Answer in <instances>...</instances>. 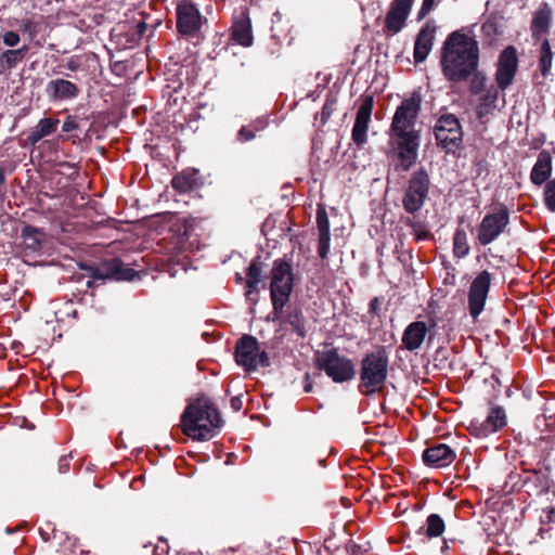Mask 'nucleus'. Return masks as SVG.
I'll return each instance as SVG.
<instances>
[{
	"label": "nucleus",
	"instance_id": "nucleus-30",
	"mask_svg": "<svg viewBox=\"0 0 555 555\" xmlns=\"http://www.w3.org/2000/svg\"><path fill=\"white\" fill-rule=\"evenodd\" d=\"M552 59H553V54L551 51L550 42L547 39H544L541 44V49H540V63H539L541 74L544 77L547 76L551 72Z\"/></svg>",
	"mask_w": 555,
	"mask_h": 555
},
{
	"label": "nucleus",
	"instance_id": "nucleus-25",
	"mask_svg": "<svg viewBox=\"0 0 555 555\" xmlns=\"http://www.w3.org/2000/svg\"><path fill=\"white\" fill-rule=\"evenodd\" d=\"M491 382L493 393L491 395L490 399L500 400L502 396L508 398L511 395V388H509V376L504 375L500 370H496L494 373H492L490 379H488V383Z\"/></svg>",
	"mask_w": 555,
	"mask_h": 555
},
{
	"label": "nucleus",
	"instance_id": "nucleus-7",
	"mask_svg": "<svg viewBox=\"0 0 555 555\" xmlns=\"http://www.w3.org/2000/svg\"><path fill=\"white\" fill-rule=\"evenodd\" d=\"M430 186V178L424 167L415 170L408 182L402 198V205L406 212L415 214L424 205Z\"/></svg>",
	"mask_w": 555,
	"mask_h": 555
},
{
	"label": "nucleus",
	"instance_id": "nucleus-51",
	"mask_svg": "<svg viewBox=\"0 0 555 555\" xmlns=\"http://www.w3.org/2000/svg\"><path fill=\"white\" fill-rule=\"evenodd\" d=\"M80 268L87 271L88 275L93 279V273L96 269V266L81 264Z\"/></svg>",
	"mask_w": 555,
	"mask_h": 555
},
{
	"label": "nucleus",
	"instance_id": "nucleus-33",
	"mask_svg": "<svg viewBox=\"0 0 555 555\" xmlns=\"http://www.w3.org/2000/svg\"><path fill=\"white\" fill-rule=\"evenodd\" d=\"M444 531V522L441 517L437 514H431L427 518V526L425 529V533L429 538H436L443 533Z\"/></svg>",
	"mask_w": 555,
	"mask_h": 555
},
{
	"label": "nucleus",
	"instance_id": "nucleus-44",
	"mask_svg": "<svg viewBox=\"0 0 555 555\" xmlns=\"http://www.w3.org/2000/svg\"><path fill=\"white\" fill-rule=\"evenodd\" d=\"M411 225L418 240H424L428 236L429 233L426 230H423L422 224L420 222H412Z\"/></svg>",
	"mask_w": 555,
	"mask_h": 555
},
{
	"label": "nucleus",
	"instance_id": "nucleus-58",
	"mask_svg": "<svg viewBox=\"0 0 555 555\" xmlns=\"http://www.w3.org/2000/svg\"><path fill=\"white\" fill-rule=\"evenodd\" d=\"M487 279H488V284H489L490 283V273H488Z\"/></svg>",
	"mask_w": 555,
	"mask_h": 555
},
{
	"label": "nucleus",
	"instance_id": "nucleus-17",
	"mask_svg": "<svg viewBox=\"0 0 555 555\" xmlns=\"http://www.w3.org/2000/svg\"><path fill=\"white\" fill-rule=\"evenodd\" d=\"M178 28L179 31L189 35L196 31L201 26V15L193 4H184L178 8Z\"/></svg>",
	"mask_w": 555,
	"mask_h": 555
},
{
	"label": "nucleus",
	"instance_id": "nucleus-21",
	"mask_svg": "<svg viewBox=\"0 0 555 555\" xmlns=\"http://www.w3.org/2000/svg\"><path fill=\"white\" fill-rule=\"evenodd\" d=\"M488 405V433L502 430L508 423L505 408L494 399H489Z\"/></svg>",
	"mask_w": 555,
	"mask_h": 555
},
{
	"label": "nucleus",
	"instance_id": "nucleus-11",
	"mask_svg": "<svg viewBox=\"0 0 555 555\" xmlns=\"http://www.w3.org/2000/svg\"><path fill=\"white\" fill-rule=\"evenodd\" d=\"M414 0H393L385 17V33L388 35L398 34L409 17Z\"/></svg>",
	"mask_w": 555,
	"mask_h": 555
},
{
	"label": "nucleus",
	"instance_id": "nucleus-18",
	"mask_svg": "<svg viewBox=\"0 0 555 555\" xmlns=\"http://www.w3.org/2000/svg\"><path fill=\"white\" fill-rule=\"evenodd\" d=\"M428 327L425 322L415 321L408 325L402 335V344L403 346L410 350L414 351L418 349L427 334Z\"/></svg>",
	"mask_w": 555,
	"mask_h": 555
},
{
	"label": "nucleus",
	"instance_id": "nucleus-16",
	"mask_svg": "<svg viewBox=\"0 0 555 555\" xmlns=\"http://www.w3.org/2000/svg\"><path fill=\"white\" fill-rule=\"evenodd\" d=\"M454 459V450L444 443L429 447L423 453V460L425 464L437 468L450 465Z\"/></svg>",
	"mask_w": 555,
	"mask_h": 555
},
{
	"label": "nucleus",
	"instance_id": "nucleus-28",
	"mask_svg": "<svg viewBox=\"0 0 555 555\" xmlns=\"http://www.w3.org/2000/svg\"><path fill=\"white\" fill-rule=\"evenodd\" d=\"M261 263L258 260H254L248 269H247V279H246V297L250 298V295L254 291L258 289V284L261 282Z\"/></svg>",
	"mask_w": 555,
	"mask_h": 555
},
{
	"label": "nucleus",
	"instance_id": "nucleus-38",
	"mask_svg": "<svg viewBox=\"0 0 555 555\" xmlns=\"http://www.w3.org/2000/svg\"><path fill=\"white\" fill-rule=\"evenodd\" d=\"M330 234H319V248L318 253L322 259L327 258L330 253Z\"/></svg>",
	"mask_w": 555,
	"mask_h": 555
},
{
	"label": "nucleus",
	"instance_id": "nucleus-10",
	"mask_svg": "<svg viewBox=\"0 0 555 555\" xmlns=\"http://www.w3.org/2000/svg\"><path fill=\"white\" fill-rule=\"evenodd\" d=\"M137 271L126 267L120 259L113 258L96 266L93 280L132 281Z\"/></svg>",
	"mask_w": 555,
	"mask_h": 555
},
{
	"label": "nucleus",
	"instance_id": "nucleus-34",
	"mask_svg": "<svg viewBox=\"0 0 555 555\" xmlns=\"http://www.w3.org/2000/svg\"><path fill=\"white\" fill-rule=\"evenodd\" d=\"M286 322L292 326L293 331L297 333L298 336L304 337L306 335L305 322L302 318V313L299 309H293L288 312Z\"/></svg>",
	"mask_w": 555,
	"mask_h": 555
},
{
	"label": "nucleus",
	"instance_id": "nucleus-54",
	"mask_svg": "<svg viewBox=\"0 0 555 555\" xmlns=\"http://www.w3.org/2000/svg\"><path fill=\"white\" fill-rule=\"evenodd\" d=\"M67 67L72 70H75L77 68V65L74 62H69Z\"/></svg>",
	"mask_w": 555,
	"mask_h": 555
},
{
	"label": "nucleus",
	"instance_id": "nucleus-31",
	"mask_svg": "<svg viewBox=\"0 0 555 555\" xmlns=\"http://www.w3.org/2000/svg\"><path fill=\"white\" fill-rule=\"evenodd\" d=\"M196 184L195 177L193 175L181 173L173 177L171 185L175 190L186 193L194 189Z\"/></svg>",
	"mask_w": 555,
	"mask_h": 555
},
{
	"label": "nucleus",
	"instance_id": "nucleus-26",
	"mask_svg": "<svg viewBox=\"0 0 555 555\" xmlns=\"http://www.w3.org/2000/svg\"><path fill=\"white\" fill-rule=\"evenodd\" d=\"M233 39L244 46L249 47L253 42L251 28L248 20H240L232 27Z\"/></svg>",
	"mask_w": 555,
	"mask_h": 555
},
{
	"label": "nucleus",
	"instance_id": "nucleus-43",
	"mask_svg": "<svg viewBox=\"0 0 555 555\" xmlns=\"http://www.w3.org/2000/svg\"><path fill=\"white\" fill-rule=\"evenodd\" d=\"M434 4H435V0H423L418 15L421 17H424L425 15H427L434 8Z\"/></svg>",
	"mask_w": 555,
	"mask_h": 555
},
{
	"label": "nucleus",
	"instance_id": "nucleus-53",
	"mask_svg": "<svg viewBox=\"0 0 555 555\" xmlns=\"http://www.w3.org/2000/svg\"><path fill=\"white\" fill-rule=\"evenodd\" d=\"M145 23L141 22L139 23L138 25V28H139V33L142 34L144 30H145Z\"/></svg>",
	"mask_w": 555,
	"mask_h": 555
},
{
	"label": "nucleus",
	"instance_id": "nucleus-41",
	"mask_svg": "<svg viewBox=\"0 0 555 555\" xmlns=\"http://www.w3.org/2000/svg\"><path fill=\"white\" fill-rule=\"evenodd\" d=\"M237 138L241 142H247L255 138V133L246 127H242L238 131Z\"/></svg>",
	"mask_w": 555,
	"mask_h": 555
},
{
	"label": "nucleus",
	"instance_id": "nucleus-57",
	"mask_svg": "<svg viewBox=\"0 0 555 555\" xmlns=\"http://www.w3.org/2000/svg\"><path fill=\"white\" fill-rule=\"evenodd\" d=\"M73 317H74V318H76V317H77V311H76V310H74V311H73Z\"/></svg>",
	"mask_w": 555,
	"mask_h": 555
},
{
	"label": "nucleus",
	"instance_id": "nucleus-40",
	"mask_svg": "<svg viewBox=\"0 0 555 555\" xmlns=\"http://www.w3.org/2000/svg\"><path fill=\"white\" fill-rule=\"evenodd\" d=\"M3 42L8 47H15L20 42V36L15 31H7L3 34Z\"/></svg>",
	"mask_w": 555,
	"mask_h": 555
},
{
	"label": "nucleus",
	"instance_id": "nucleus-2",
	"mask_svg": "<svg viewBox=\"0 0 555 555\" xmlns=\"http://www.w3.org/2000/svg\"><path fill=\"white\" fill-rule=\"evenodd\" d=\"M421 109V99L411 96L401 102L392 117L389 135L397 145L402 170L408 171L416 163L420 134L414 129Z\"/></svg>",
	"mask_w": 555,
	"mask_h": 555
},
{
	"label": "nucleus",
	"instance_id": "nucleus-8",
	"mask_svg": "<svg viewBox=\"0 0 555 555\" xmlns=\"http://www.w3.org/2000/svg\"><path fill=\"white\" fill-rule=\"evenodd\" d=\"M235 361L245 371H256L258 366H269V356L259 349L258 340L251 335L241 337L235 346Z\"/></svg>",
	"mask_w": 555,
	"mask_h": 555
},
{
	"label": "nucleus",
	"instance_id": "nucleus-3",
	"mask_svg": "<svg viewBox=\"0 0 555 555\" xmlns=\"http://www.w3.org/2000/svg\"><path fill=\"white\" fill-rule=\"evenodd\" d=\"M182 431L193 440H208L222 420L214 404L206 398H198L190 403L181 417Z\"/></svg>",
	"mask_w": 555,
	"mask_h": 555
},
{
	"label": "nucleus",
	"instance_id": "nucleus-6",
	"mask_svg": "<svg viewBox=\"0 0 555 555\" xmlns=\"http://www.w3.org/2000/svg\"><path fill=\"white\" fill-rule=\"evenodd\" d=\"M314 363L334 383L351 380L356 375L353 362L347 357L339 354L336 348L315 351Z\"/></svg>",
	"mask_w": 555,
	"mask_h": 555
},
{
	"label": "nucleus",
	"instance_id": "nucleus-45",
	"mask_svg": "<svg viewBox=\"0 0 555 555\" xmlns=\"http://www.w3.org/2000/svg\"><path fill=\"white\" fill-rule=\"evenodd\" d=\"M332 111H333V104L326 102L321 112L322 122H326V120L331 117Z\"/></svg>",
	"mask_w": 555,
	"mask_h": 555
},
{
	"label": "nucleus",
	"instance_id": "nucleus-19",
	"mask_svg": "<svg viewBox=\"0 0 555 555\" xmlns=\"http://www.w3.org/2000/svg\"><path fill=\"white\" fill-rule=\"evenodd\" d=\"M47 93L53 100H66L76 98L79 89L69 80L55 79L48 82Z\"/></svg>",
	"mask_w": 555,
	"mask_h": 555
},
{
	"label": "nucleus",
	"instance_id": "nucleus-48",
	"mask_svg": "<svg viewBox=\"0 0 555 555\" xmlns=\"http://www.w3.org/2000/svg\"><path fill=\"white\" fill-rule=\"evenodd\" d=\"M379 308H380V300L377 297L373 298L370 302V311L373 313H377Z\"/></svg>",
	"mask_w": 555,
	"mask_h": 555
},
{
	"label": "nucleus",
	"instance_id": "nucleus-47",
	"mask_svg": "<svg viewBox=\"0 0 555 555\" xmlns=\"http://www.w3.org/2000/svg\"><path fill=\"white\" fill-rule=\"evenodd\" d=\"M231 403V408L234 410V411H240L242 409V399L240 397H233L230 401Z\"/></svg>",
	"mask_w": 555,
	"mask_h": 555
},
{
	"label": "nucleus",
	"instance_id": "nucleus-36",
	"mask_svg": "<svg viewBox=\"0 0 555 555\" xmlns=\"http://www.w3.org/2000/svg\"><path fill=\"white\" fill-rule=\"evenodd\" d=\"M467 429L475 438H482L486 434V421L482 418H473L469 421Z\"/></svg>",
	"mask_w": 555,
	"mask_h": 555
},
{
	"label": "nucleus",
	"instance_id": "nucleus-39",
	"mask_svg": "<svg viewBox=\"0 0 555 555\" xmlns=\"http://www.w3.org/2000/svg\"><path fill=\"white\" fill-rule=\"evenodd\" d=\"M485 81L486 79L482 75H475L470 83V91L475 94L480 93L485 89Z\"/></svg>",
	"mask_w": 555,
	"mask_h": 555
},
{
	"label": "nucleus",
	"instance_id": "nucleus-22",
	"mask_svg": "<svg viewBox=\"0 0 555 555\" xmlns=\"http://www.w3.org/2000/svg\"><path fill=\"white\" fill-rule=\"evenodd\" d=\"M434 44V30L428 27H423L415 39L414 43V61L422 63L426 60Z\"/></svg>",
	"mask_w": 555,
	"mask_h": 555
},
{
	"label": "nucleus",
	"instance_id": "nucleus-56",
	"mask_svg": "<svg viewBox=\"0 0 555 555\" xmlns=\"http://www.w3.org/2000/svg\"><path fill=\"white\" fill-rule=\"evenodd\" d=\"M236 280L242 281V276L240 274H236Z\"/></svg>",
	"mask_w": 555,
	"mask_h": 555
},
{
	"label": "nucleus",
	"instance_id": "nucleus-50",
	"mask_svg": "<svg viewBox=\"0 0 555 555\" xmlns=\"http://www.w3.org/2000/svg\"><path fill=\"white\" fill-rule=\"evenodd\" d=\"M5 184V168L2 164H0V191Z\"/></svg>",
	"mask_w": 555,
	"mask_h": 555
},
{
	"label": "nucleus",
	"instance_id": "nucleus-9",
	"mask_svg": "<svg viewBox=\"0 0 555 555\" xmlns=\"http://www.w3.org/2000/svg\"><path fill=\"white\" fill-rule=\"evenodd\" d=\"M434 130L437 144L447 151L457 147L462 140V128L453 115H442Z\"/></svg>",
	"mask_w": 555,
	"mask_h": 555
},
{
	"label": "nucleus",
	"instance_id": "nucleus-15",
	"mask_svg": "<svg viewBox=\"0 0 555 555\" xmlns=\"http://www.w3.org/2000/svg\"><path fill=\"white\" fill-rule=\"evenodd\" d=\"M509 222V211L503 204H494L488 209V243L504 232Z\"/></svg>",
	"mask_w": 555,
	"mask_h": 555
},
{
	"label": "nucleus",
	"instance_id": "nucleus-32",
	"mask_svg": "<svg viewBox=\"0 0 555 555\" xmlns=\"http://www.w3.org/2000/svg\"><path fill=\"white\" fill-rule=\"evenodd\" d=\"M27 53V47L16 50H7L1 54V62L8 67L13 68L21 62Z\"/></svg>",
	"mask_w": 555,
	"mask_h": 555
},
{
	"label": "nucleus",
	"instance_id": "nucleus-29",
	"mask_svg": "<svg viewBox=\"0 0 555 555\" xmlns=\"http://www.w3.org/2000/svg\"><path fill=\"white\" fill-rule=\"evenodd\" d=\"M469 251L467 235L464 230L457 229L453 236V253L457 258L465 257Z\"/></svg>",
	"mask_w": 555,
	"mask_h": 555
},
{
	"label": "nucleus",
	"instance_id": "nucleus-55",
	"mask_svg": "<svg viewBox=\"0 0 555 555\" xmlns=\"http://www.w3.org/2000/svg\"><path fill=\"white\" fill-rule=\"evenodd\" d=\"M92 285H93V281H88V282H87V286H88V287H92Z\"/></svg>",
	"mask_w": 555,
	"mask_h": 555
},
{
	"label": "nucleus",
	"instance_id": "nucleus-1",
	"mask_svg": "<svg viewBox=\"0 0 555 555\" xmlns=\"http://www.w3.org/2000/svg\"><path fill=\"white\" fill-rule=\"evenodd\" d=\"M479 65V46L469 28L452 31L441 48L440 67L448 81L469 79Z\"/></svg>",
	"mask_w": 555,
	"mask_h": 555
},
{
	"label": "nucleus",
	"instance_id": "nucleus-35",
	"mask_svg": "<svg viewBox=\"0 0 555 555\" xmlns=\"http://www.w3.org/2000/svg\"><path fill=\"white\" fill-rule=\"evenodd\" d=\"M543 195L546 208L555 212V179L546 182Z\"/></svg>",
	"mask_w": 555,
	"mask_h": 555
},
{
	"label": "nucleus",
	"instance_id": "nucleus-46",
	"mask_svg": "<svg viewBox=\"0 0 555 555\" xmlns=\"http://www.w3.org/2000/svg\"><path fill=\"white\" fill-rule=\"evenodd\" d=\"M478 238L481 244H486V217L480 222Z\"/></svg>",
	"mask_w": 555,
	"mask_h": 555
},
{
	"label": "nucleus",
	"instance_id": "nucleus-37",
	"mask_svg": "<svg viewBox=\"0 0 555 555\" xmlns=\"http://www.w3.org/2000/svg\"><path fill=\"white\" fill-rule=\"evenodd\" d=\"M317 224L319 234H330V221L324 208H319L317 211Z\"/></svg>",
	"mask_w": 555,
	"mask_h": 555
},
{
	"label": "nucleus",
	"instance_id": "nucleus-42",
	"mask_svg": "<svg viewBox=\"0 0 555 555\" xmlns=\"http://www.w3.org/2000/svg\"><path fill=\"white\" fill-rule=\"evenodd\" d=\"M78 127V124L77 121L75 120L74 117L72 116H68L64 122H63V126H62V130L64 132H70L73 130H75L76 128Z\"/></svg>",
	"mask_w": 555,
	"mask_h": 555
},
{
	"label": "nucleus",
	"instance_id": "nucleus-13",
	"mask_svg": "<svg viewBox=\"0 0 555 555\" xmlns=\"http://www.w3.org/2000/svg\"><path fill=\"white\" fill-rule=\"evenodd\" d=\"M486 305V270L478 273L468 291V311L474 321Z\"/></svg>",
	"mask_w": 555,
	"mask_h": 555
},
{
	"label": "nucleus",
	"instance_id": "nucleus-23",
	"mask_svg": "<svg viewBox=\"0 0 555 555\" xmlns=\"http://www.w3.org/2000/svg\"><path fill=\"white\" fill-rule=\"evenodd\" d=\"M59 122V119L55 118L40 119L38 124L30 129L26 142L35 146L40 140L52 134L56 130Z\"/></svg>",
	"mask_w": 555,
	"mask_h": 555
},
{
	"label": "nucleus",
	"instance_id": "nucleus-14",
	"mask_svg": "<svg viewBox=\"0 0 555 555\" xmlns=\"http://www.w3.org/2000/svg\"><path fill=\"white\" fill-rule=\"evenodd\" d=\"M517 68V54L514 47L503 50L498 62L496 81L501 88H506L513 80Z\"/></svg>",
	"mask_w": 555,
	"mask_h": 555
},
{
	"label": "nucleus",
	"instance_id": "nucleus-20",
	"mask_svg": "<svg viewBox=\"0 0 555 555\" xmlns=\"http://www.w3.org/2000/svg\"><path fill=\"white\" fill-rule=\"evenodd\" d=\"M552 173V157L547 151H541L538 159L531 170L530 179L533 184L541 185L546 183Z\"/></svg>",
	"mask_w": 555,
	"mask_h": 555
},
{
	"label": "nucleus",
	"instance_id": "nucleus-52",
	"mask_svg": "<svg viewBox=\"0 0 555 555\" xmlns=\"http://www.w3.org/2000/svg\"><path fill=\"white\" fill-rule=\"evenodd\" d=\"M305 382L306 385L304 389L306 392H310L312 390V383L310 382V375L308 373L305 375Z\"/></svg>",
	"mask_w": 555,
	"mask_h": 555
},
{
	"label": "nucleus",
	"instance_id": "nucleus-24",
	"mask_svg": "<svg viewBox=\"0 0 555 555\" xmlns=\"http://www.w3.org/2000/svg\"><path fill=\"white\" fill-rule=\"evenodd\" d=\"M21 236L25 248L34 253L39 251L46 242L44 231L31 225L24 227Z\"/></svg>",
	"mask_w": 555,
	"mask_h": 555
},
{
	"label": "nucleus",
	"instance_id": "nucleus-49",
	"mask_svg": "<svg viewBox=\"0 0 555 555\" xmlns=\"http://www.w3.org/2000/svg\"><path fill=\"white\" fill-rule=\"evenodd\" d=\"M34 27V23L30 20H24L21 24V30L23 31H31Z\"/></svg>",
	"mask_w": 555,
	"mask_h": 555
},
{
	"label": "nucleus",
	"instance_id": "nucleus-4",
	"mask_svg": "<svg viewBox=\"0 0 555 555\" xmlns=\"http://www.w3.org/2000/svg\"><path fill=\"white\" fill-rule=\"evenodd\" d=\"M388 357L384 348L365 354L361 361L360 385L361 393L369 396L382 389L388 372Z\"/></svg>",
	"mask_w": 555,
	"mask_h": 555
},
{
	"label": "nucleus",
	"instance_id": "nucleus-27",
	"mask_svg": "<svg viewBox=\"0 0 555 555\" xmlns=\"http://www.w3.org/2000/svg\"><path fill=\"white\" fill-rule=\"evenodd\" d=\"M551 22V10L547 4H544L540 8L532 21V33L534 37H539L540 35L547 31Z\"/></svg>",
	"mask_w": 555,
	"mask_h": 555
},
{
	"label": "nucleus",
	"instance_id": "nucleus-5",
	"mask_svg": "<svg viewBox=\"0 0 555 555\" xmlns=\"http://www.w3.org/2000/svg\"><path fill=\"white\" fill-rule=\"evenodd\" d=\"M293 291V272L288 262L275 260L272 268L270 284V295L273 306V320L279 319L280 314Z\"/></svg>",
	"mask_w": 555,
	"mask_h": 555
},
{
	"label": "nucleus",
	"instance_id": "nucleus-12",
	"mask_svg": "<svg viewBox=\"0 0 555 555\" xmlns=\"http://www.w3.org/2000/svg\"><path fill=\"white\" fill-rule=\"evenodd\" d=\"M373 98L365 96L357 112L354 125L351 132L352 141L361 146L367 141L366 132L369 129V124L371 121V115L373 111Z\"/></svg>",
	"mask_w": 555,
	"mask_h": 555
}]
</instances>
